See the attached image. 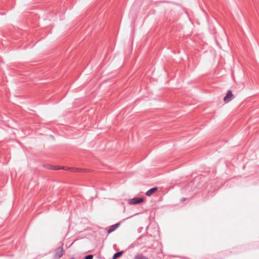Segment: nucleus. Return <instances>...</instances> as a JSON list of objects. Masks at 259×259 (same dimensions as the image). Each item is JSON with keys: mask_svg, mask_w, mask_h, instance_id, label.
<instances>
[{"mask_svg": "<svg viewBox=\"0 0 259 259\" xmlns=\"http://www.w3.org/2000/svg\"><path fill=\"white\" fill-rule=\"evenodd\" d=\"M144 201L142 198H134L131 199H129L128 201V204H139L142 202Z\"/></svg>", "mask_w": 259, "mask_h": 259, "instance_id": "obj_3", "label": "nucleus"}, {"mask_svg": "<svg viewBox=\"0 0 259 259\" xmlns=\"http://www.w3.org/2000/svg\"><path fill=\"white\" fill-rule=\"evenodd\" d=\"M52 169H55V170H59V169H65V170H66V167H64V166L60 167V166H55V167L52 168Z\"/></svg>", "mask_w": 259, "mask_h": 259, "instance_id": "obj_8", "label": "nucleus"}, {"mask_svg": "<svg viewBox=\"0 0 259 259\" xmlns=\"http://www.w3.org/2000/svg\"><path fill=\"white\" fill-rule=\"evenodd\" d=\"M134 259H148L147 257L142 255H137L135 256Z\"/></svg>", "mask_w": 259, "mask_h": 259, "instance_id": "obj_9", "label": "nucleus"}, {"mask_svg": "<svg viewBox=\"0 0 259 259\" xmlns=\"http://www.w3.org/2000/svg\"><path fill=\"white\" fill-rule=\"evenodd\" d=\"M93 256L92 255H88L85 257V259H93Z\"/></svg>", "mask_w": 259, "mask_h": 259, "instance_id": "obj_10", "label": "nucleus"}, {"mask_svg": "<svg viewBox=\"0 0 259 259\" xmlns=\"http://www.w3.org/2000/svg\"><path fill=\"white\" fill-rule=\"evenodd\" d=\"M53 167H55V166H53V165H49V166L48 167V168L50 169H53L52 168Z\"/></svg>", "mask_w": 259, "mask_h": 259, "instance_id": "obj_11", "label": "nucleus"}, {"mask_svg": "<svg viewBox=\"0 0 259 259\" xmlns=\"http://www.w3.org/2000/svg\"><path fill=\"white\" fill-rule=\"evenodd\" d=\"M234 95L233 94L231 91L229 90L227 92V95L224 97L223 100L225 103H228L231 101L234 98Z\"/></svg>", "mask_w": 259, "mask_h": 259, "instance_id": "obj_2", "label": "nucleus"}, {"mask_svg": "<svg viewBox=\"0 0 259 259\" xmlns=\"http://www.w3.org/2000/svg\"><path fill=\"white\" fill-rule=\"evenodd\" d=\"M63 245L59 247L55 251V253L53 256V259H58L60 258L63 255Z\"/></svg>", "mask_w": 259, "mask_h": 259, "instance_id": "obj_1", "label": "nucleus"}, {"mask_svg": "<svg viewBox=\"0 0 259 259\" xmlns=\"http://www.w3.org/2000/svg\"><path fill=\"white\" fill-rule=\"evenodd\" d=\"M120 226V223H118L115 225H112L110 226L108 229H107V231L108 233H110L112 232L115 230L119 226Z\"/></svg>", "mask_w": 259, "mask_h": 259, "instance_id": "obj_4", "label": "nucleus"}, {"mask_svg": "<svg viewBox=\"0 0 259 259\" xmlns=\"http://www.w3.org/2000/svg\"><path fill=\"white\" fill-rule=\"evenodd\" d=\"M158 188L156 187L153 188L150 190H149L146 193V195L148 196H151L152 194H153L154 193H155L157 190Z\"/></svg>", "mask_w": 259, "mask_h": 259, "instance_id": "obj_5", "label": "nucleus"}, {"mask_svg": "<svg viewBox=\"0 0 259 259\" xmlns=\"http://www.w3.org/2000/svg\"><path fill=\"white\" fill-rule=\"evenodd\" d=\"M122 253L123 251H120L115 253L112 259H116L117 258L119 257L122 255Z\"/></svg>", "mask_w": 259, "mask_h": 259, "instance_id": "obj_6", "label": "nucleus"}, {"mask_svg": "<svg viewBox=\"0 0 259 259\" xmlns=\"http://www.w3.org/2000/svg\"><path fill=\"white\" fill-rule=\"evenodd\" d=\"M66 170H70L73 172H77L79 171V169L76 168H69V167H66Z\"/></svg>", "mask_w": 259, "mask_h": 259, "instance_id": "obj_7", "label": "nucleus"}]
</instances>
